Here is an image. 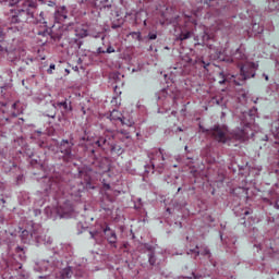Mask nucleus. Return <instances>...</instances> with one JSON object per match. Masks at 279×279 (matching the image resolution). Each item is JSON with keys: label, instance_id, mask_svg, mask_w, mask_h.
I'll use <instances>...</instances> for the list:
<instances>
[{"label": "nucleus", "instance_id": "5701e85b", "mask_svg": "<svg viewBox=\"0 0 279 279\" xmlns=\"http://www.w3.org/2000/svg\"><path fill=\"white\" fill-rule=\"evenodd\" d=\"M119 125H122L123 128H132V125H134V120L123 116Z\"/></svg>", "mask_w": 279, "mask_h": 279}, {"label": "nucleus", "instance_id": "a19ab883", "mask_svg": "<svg viewBox=\"0 0 279 279\" xmlns=\"http://www.w3.org/2000/svg\"><path fill=\"white\" fill-rule=\"evenodd\" d=\"M244 215L246 216L250 215V210L244 211Z\"/></svg>", "mask_w": 279, "mask_h": 279}, {"label": "nucleus", "instance_id": "9b49d317", "mask_svg": "<svg viewBox=\"0 0 279 279\" xmlns=\"http://www.w3.org/2000/svg\"><path fill=\"white\" fill-rule=\"evenodd\" d=\"M66 14H69V12L66 11V7H61L57 9V11L54 12V23H64V21H66V19L69 17Z\"/></svg>", "mask_w": 279, "mask_h": 279}, {"label": "nucleus", "instance_id": "f3484780", "mask_svg": "<svg viewBox=\"0 0 279 279\" xmlns=\"http://www.w3.org/2000/svg\"><path fill=\"white\" fill-rule=\"evenodd\" d=\"M59 213H61V215H71V213H73V204L71 201H66L63 205H61L59 207Z\"/></svg>", "mask_w": 279, "mask_h": 279}, {"label": "nucleus", "instance_id": "b1692460", "mask_svg": "<svg viewBox=\"0 0 279 279\" xmlns=\"http://www.w3.org/2000/svg\"><path fill=\"white\" fill-rule=\"evenodd\" d=\"M216 27H217V29H230L231 25H230V22L220 20L217 23Z\"/></svg>", "mask_w": 279, "mask_h": 279}, {"label": "nucleus", "instance_id": "ddd939ff", "mask_svg": "<svg viewBox=\"0 0 279 279\" xmlns=\"http://www.w3.org/2000/svg\"><path fill=\"white\" fill-rule=\"evenodd\" d=\"M57 279H71L73 278V268L68 266L56 274Z\"/></svg>", "mask_w": 279, "mask_h": 279}, {"label": "nucleus", "instance_id": "2eb2a0df", "mask_svg": "<svg viewBox=\"0 0 279 279\" xmlns=\"http://www.w3.org/2000/svg\"><path fill=\"white\" fill-rule=\"evenodd\" d=\"M58 112V105L56 104H48L46 106L45 114L50 119H56V114Z\"/></svg>", "mask_w": 279, "mask_h": 279}, {"label": "nucleus", "instance_id": "2f4dec72", "mask_svg": "<svg viewBox=\"0 0 279 279\" xmlns=\"http://www.w3.org/2000/svg\"><path fill=\"white\" fill-rule=\"evenodd\" d=\"M104 53H114V48H112V46H109L107 50L104 51Z\"/></svg>", "mask_w": 279, "mask_h": 279}, {"label": "nucleus", "instance_id": "6ab92c4d", "mask_svg": "<svg viewBox=\"0 0 279 279\" xmlns=\"http://www.w3.org/2000/svg\"><path fill=\"white\" fill-rule=\"evenodd\" d=\"M23 114V109L19 108V101H15L11 107V117L16 118Z\"/></svg>", "mask_w": 279, "mask_h": 279}, {"label": "nucleus", "instance_id": "c03bdc74", "mask_svg": "<svg viewBox=\"0 0 279 279\" xmlns=\"http://www.w3.org/2000/svg\"><path fill=\"white\" fill-rule=\"evenodd\" d=\"M22 234H27V231H23Z\"/></svg>", "mask_w": 279, "mask_h": 279}, {"label": "nucleus", "instance_id": "4c0bfd02", "mask_svg": "<svg viewBox=\"0 0 279 279\" xmlns=\"http://www.w3.org/2000/svg\"><path fill=\"white\" fill-rule=\"evenodd\" d=\"M92 157L95 158V149H92Z\"/></svg>", "mask_w": 279, "mask_h": 279}, {"label": "nucleus", "instance_id": "6e6552de", "mask_svg": "<svg viewBox=\"0 0 279 279\" xmlns=\"http://www.w3.org/2000/svg\"><path fill=\"white\" fill-rule=\"evenodd\" d=\"M59 149L61 154H63V160L65 162H71L72 160H75L72 142H70L69 140L61 141Z\"/></svg>", "mask_w": 279, "mask_h": 279}, {"label": "nucleus", "instance_id": "1a4fd4ad", "mask_svg": "<svg viewBox=\"0 0 279 279\" xmlns=\"http://www.w3.org/2000/svg\"><path fill=\"white\" fill-rule=\"evenodd\" d=\"M19 31V26H0V43H3L7 36H10L11 34H16V32Z\"/></svg>", "mask_w": 279, "mask_h": 279}, {"label": "nucleus", "instance_id": "393cba45", "mask_svg": "<svg viewBox=\"0 0 279 279\" xmlns=\"http://www.w3.org/2000/svg\"><path fill=\"white\" fill-rule=\"evenodd\" d=\"M109 147H111V151H113V154H117L118 156H121V154H123V147L117 144H110Z\"/></svg>", "mask_w": 279, "mask_h": 279}, {"label": "nucleus", "instance_id": "7ed1b4c3", "mask_svg": "<svg viewBox=\"0 0 279 279\" xmlns=\"http://www.w3.org/2000/svg\"><path fill=\"white\" fill-rule=\"evenodd\" d=\"M247 56L245 54V50L238 48L236 51L231 57V62L238 64L240 69L239 81L236 76L233 77V82L236 86H242L245 80H250L251 77L256 76V71H258V63L248 62Z\"/></svg>", "mask_w": 279, "mask_h": 279}, {"label": "nucleus", "instance_id": "a18cd8bd", "mask_svg": "<svg viewBox=\"0 0 279 279\" xmlns=\"http://www.w3.org/2000/svg\"><path fill=\"white\" fill-rule=\"evenodd\" d=\"M193 276H194L195 279H199V278H197V276H195V274H193Z\"/></svg>", "mask_w": 279, "mask_h": 279}, {"label": "nucleus", "instance_id": "aec40b11", "mask_svg": "<svg viewBox=\"0 0 279 279\" xmlns=\"http://www.w3.org/2000/svg\"><path fill=\"white\" fill-rule=\"evenodd\" d=\"M89 3L93 5V8H96L97 10H102V8H106V3H108V0H89Z\"/></svg>", "mask_w": 279, "mask_h": 279}, {"label": "nucleus", "instance_id": "a878e982", "mask_svg": "<svg viewBox=\"0 0 279 279\" xmlns=\"http://www.w3.org/2000/svg\"><path fill=\"white\" fill-rule=\"evenodd\" d=\"M130 36L133 38V40H137L138 43L143 40V35L141 34V32H132L130 33Z\"/></svg>", "mask_w": 279, "mask_h": 279}, {"label": "nucleus", "instance_id": "f8f14e48", "mask_svg": "<svg viewBox=\"0 0 279 279\" xmlns=\"http://www.w3.org/2000/svg\"><path fill=\"white\" fill-rule=\"evenodd\" d=\"M247 128H250V124H246L244 129L233 131V138L235 141H247Z\"/></svg>", "mask_w": 279, "mask_h": 279}, {"label": "nucleus", "instance_id": "a211bd4d", "mask_svg": "<svg viewBox=\"0 0 279 279\" xmlns=\"http://www.w3.org/2000/svg\"><path fill=\"white\" fill-rule=\"evenodd\" d=\"M82 193H84L83 189L72 187L71 197L74 202H82Z\"/></svg>", "mask_w": 279, "mask_h": 279}, {"label": "nucleus", "instance_id": "dca6fc26", "mask_svg": "<svg viewBox=\"0 0 279 279\" xmlns=\"http://www.w3.org/2000/svg\"><path fill=\"white\" fill-rule=\"evenodd\" d=\"M109 119L111 122L114 123V125H119L121 123V120L123 119V113H121L119 110H112Z\"/></svg>", "mask_w": 279, "mask_h": 279}, {"label": "nucleus", "instance_id": "f257e3e1", "mask_svg": "<svg viewBox=\"0 0 279 279\" xmlns=\"http://www.w3.org/2000/svg\"><path fill=\"white\" fill-rule=\"evenodd\" d=\"M11 5H17L19 14L8 19L4 27H19V23L28 21L33 23L35 27L33 32L36 36H43L44 38L49 36V26L45 21V13L40 12L37 17L34 16L36 12V2L29 0H11Z\"/></svg>", "mask_w": 279, "mask_h": 279}, {"label": "nucleus", "instance_id": "c85d7f7f", "mask_svg": "<svg viewBox=\"0 0 279 279\" xmlns=\"http://www.w3.org/2000/svg\"><path fill=\"white\" fill-rule=\"evenodd\" d=\"M199 254H202V256H207L208 258H210V250H208V247H205L203 251L201 250L199 252H197V256H199Z\"/></svg>", "mask_w": 279, "mask_h": 279}, {"label": "nucleus", "instance_id": "72a5a7b5", "mask_svg": "<svg viewBox=\"0 0 279 279\" xmlns=\"http://www.w3.org/2000/svg\"><path fill=\"white\" fill-rule=\"evenodd\" d=\"M215 0H205L206 5H213Z\"/></svg>", "mask_w": 279, "mask_h": 279}, {"label": "nucleus", "instance_id": "412c9836", "mask_svg": "<svg viewBox=\"0 0 279 279\" xmlns=\"http://www.w3.org/2000/svg\"><path fill=\"white\" fill-rule=\"evenodd\" d=\"M147 252H148V263L149 265H151V267H154V265H156V252H154V247L151 246L147 247Z\"/></svg>", "mask_w": 279, "mask_h": 279}, {"label": "nucleus", "instance_id": "f03ea898", "mask_svg": "<svg viewBox=\"0 0 279 279\" xmlns=\"http://www.w3.org/2000/svg\"><path fill=\"white\" fill-rule=\"evenodd\" d=\"M81 177H86L87 184L95 180V175H101L104 189L110 191V182L112 181V173L110 172V160L108 158L93 159L89 166H85L80 171Z\"/></svg>", "mask_w": 279, "mask_h": 279}, {"label": "nucleus", "instance_id": "9d476101", "mask_svg": "<svg viewBox=\"0 0 279 279\" xmlns=\"http://www.w3.org/2000/svg\"><path fill=\"white\" fill-rule=\"evenodd\" d=\"M104 234L112 247H117V232L110 229L108 226L104 229Z\"/></svg>", "mask_w": 279, "mask_h": 279}, {"label": "nucleus", "instance_id": "49530a36", "mask_svg": "<svg viewBox=\"0 0 279 279\" xmlns=\"http://www.w3.org/2000/svg\"><path fill=\"white\" fill-rule=\"evenodd\" d=\"M185 149H189V146H185Z\"/></svg>", "mask_w": 279, "mask_h": 279}, {"label": "nucleus", "instance_id": "4468645a", "mask_svg": "<svg viewBox=\"0 0 279 279\" xmlns=\"http://www.w3.org/2000/svg\"><path fill=\"white\" fill-rule=\"evenodd\" d=\"M57 108H60L61 113L63 116L69 114V112L73 110V107L71 106V101H69V99L57 102Z\"/></svg>", "mask_w": 279, "mask_h": 279}, {"label": "nucleus", "instance_id": "c756f323", "mask_svg": "<svg viewBox=\"0 0 279 279\" xmlns=\"http://www.w3.org/2000/svg\"><path fill=\"white\" fill-rule=\"evenodd\" d=\"M219 77H220L219 84H226V75L223 74V72L219 73Z\"/></svg>", "mask_w": 279, "mask_h": 279}, {"label": "nucleus", "instance_id": "0eeeda50", "mask_svg": "<svg viewBox=\"0 0 279 279\" xmlns=\"http://www.w3.org/2000/svg\"><path fill=\"white\" fill-rule=\"evenodd\" d=\"M148 158L153 169H162L165 167V154L162 149L155 148L148 153Z\"/></svg>", "mask_w": 279, "mask_h": 279}, {"label": "nucleus", "instance_id": "f704fd0d", "mask_svg": "<svg viewBox=\"0 0 279 279\" xmlns=\"http://www.w3.org/2000/svg\"><path fill=\"white\" fill-rule=\"evenodd\" d=\"M221 56H222L221 52H219V54H218V57H217L218 60H225L223 57H221Z\"/></svg>", "mask_w": 279, "mask_h": 279}, {"label": "nucleus", "instance_id": "bb28decb", "mask_svg": "<svg viewBox=\"0 0 279 279\" xmlns=\"http://www.w3.org/2000/svg\"><path fill=\"white\" fill-rule=\"evenodd\" d=\"M76 36L78 38H86L88 36V31L87 29H76Z\"/></svg>", "mask_w": 279, "mask_h": 279}, {"label": "nucleus", "instance_id": "ea45409f", "mask_svg": "<svg viewBox=\"0 0 279 279\" xmlns=\"http://www.w3.org/2000/svg\"><path fill=\"white\" fill-rule=\"evenodd\" d=\"M144 26L147 27V20L144 21Z\"/></svg>", "mask_w": 279, "mask_h": 279}, {"label": "nucleus", "instance_id": "423d86ee", "mask_svg": "<svg viewBox=\"0 0 279 279\" xmlns=\"http://www.w3.org/2000/svg\"><path fill=\"white\" fill-rule=\"evenodd\" d=\"M202 132H206L207 136H213L215 141L218 143H227L228 142V129L226 126L216 125L211 130H204Z\"/></svg>", "mask_w": 279, "mask_h": 279}, {"label": "nucleus", "instance_id": "7c9ffc66", "mask_svg": "<svg viewBox=\"0 0 279 279\" xmlns=\"http://www.w3.org/2000/svg\"><path fill=\"white\" fill-rule=\"evenodd\" d=\"M54 70H56V64H50L49 69L47 70V73L51 75V73H53Z\"/></svg>", "mask_w": 279, "mask_h": 279}, {"label": "nucleus", "instance_id": "39448f33", "mask_svg": "<svg viewBox=\"0 0 279 279\" xmlns=\"http://www.w3.org/2000/svg\"><path fill=\"white\" fill-rule=\"evenodd\" d=\"M174 27H179L181 33L178 35V40H189L193 36V28L196 27L197 21L187 15H181L174 17L171 22Z\"/></svg>", "mask_w": 279, "mask_h": 279}, {"label": "nucleus", "instance_id": "4be33fe9", "mask_svg": "<svg viewBox=\"0 0 279 279\" xmlns=\"http://www.w3.org/2000/svg\"><path fill=\"white\" fill-rule=\"evenodd\" d=\"M271 133L277 138L276 144L279 145V120L271 124Z\"/></svg>", "mask_w": 279, "mask_h": 279}, {"label": "nucleus", "instance_id": "c9c22d12", "mask_svg": "<svg viewBox=\"0 0 279 279\" xmlns=\"http://www.w3.org/2000/svg\"><path fill=\"white\" fill-rule=\"evenodd\" d=\"M16 252H23V247L17 246V247H16Z\"/></svg>", "mask_w": 279, "mask_h": 279}, {"label": "nucleus", "instance_id": "79ce46f5", "mask_svg": "<svg viewBox=\"0 0 279 279\" xmlns=\"http://www.w3.org/2000/svg\"><path fill=\"white\" fill-rule=\"evenodd\" d=\"M186 62H192L191 58H187Z\"/></svg>", "mask_w": 279, "mask_h": 279}, {"label": "nucleus", "instance_id": "473e14b6", "mask_svg": "<svg viewBox=\"0 0 279 279\" xmlns=\"http://www.w3.org/2000/svg\"><path fill=\"white\" fill-rule=\"evenodd\" d=\"M202 64L204 69H208V66L210 65V63H206L204 60H202Z\"/></svg>", "mask_w": 279, "mask_h": 279}, {"label": "nucleus", "instance_id": "58836bf2", "mask_svg": "<svg viewBox=\"0 0 279 279\" xmlns=\"http://www.w3.org/2000/svg\"><path fill=\"white\" fill-rule=\"evenodd\" d=\"M92 239H95V233L90 232Z\"/></svg>", "mask_w": 279, "mask_h": 279}, {"label": "nucleus", "instance_id": "cd10ccee", "mask_svg": "<svg viewBox=\"0 0 279 279\" xmlns=\"http://www.w3.org/2000/svg\"><path fill=\"white\" fill-rule=\"evenodd\" d=\"M148 40H156L158 38V32L157 31H150L147 36Z\"/></svg>", "mask_w": 279, "mask_h": 279}, {"label": "nucleus", "instance_id": "37998d69", "mask_svg": "<svg viewBox=\"0 0 279 279\" xmlns=\"http://www.w3.org/2000/svg\"><path fill=\"white\" fill-rule=\"evenodd\" d=\"M180 191H182V187H179V189H178V193H180Z\"/></svg>", "mask_w": 279, "mask_h": 279}, {"label": "nucleus", "instance_id": "e433bc0d", "mask_svg": "<svg viewBox=\"0 0 279 279\" xmlns=\"http://www.w3.org/2000/svg\"><path fill=\"white\" fill-rule=\"evenodd\" d=\"M264 77H265L266 82H269V76L267 74H264Z\"/></svg>", "mask_w": 279, "mask_h": 279}, {"label": "nucleus", "instance_id": "20e7f679", "mask_svg": "<svg viewBox=\"0 0 279 279\" xmlns=\"http://www.w3.org/2000/svg\"><path fill=\"white\" fill-rule=\"evenodd\" d=\"M111 138H118L122 143H126V146L132 143V135H130V131L122 129V130H106L102 136H99L98 140L95 142L97 147L104 149L106 146H110Z\"/></svg>", "mask_w": 279, "mask_h": 279}]
</instances>
